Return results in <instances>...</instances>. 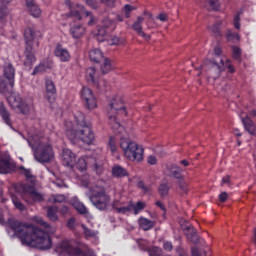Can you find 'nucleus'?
I'll return each instance as SVG.
<instances>
[{
    "mask_svg": "<svg viewBox=\"0 0 256 256\" xmlns=\"http://www.w3.org/2000/svg\"><path fill=\"white\" fill-rule=\"evenodd\" d=\"M27 142L32 148L37 163H51L55 159V150L51 140L43 133L29 134Z\"/></svg>",
    "mask_w": 256,
    "mask_h": 256,
    "instance_id": "nucleus-4",
    "label": "nucleus"
},
{
    "mask_svg": "<svg viewBox=\"0 0 256 256\" xmlns=\"http://www.w3.org/2000/svg\"><path fill=\"white\" fill-rule=\"evenodd\" d=\"M59 256H95L88 245L76 243L75 240H63L56 246Z\"/></svg>",
    "mask_w": 256,
    "mask_h": 256,
    "instance_id": "nucleus-5",
    "label": "nucleus"
},
{
    "mask_svg": "<svg viewBox=\"0 0 256 256\" xmlns=\"http://www.w3.org/2000/svg\"><path fill=\"white\" fill-rule=\"evenodd\" d=\"M82 229L86 239H97V235H99L98 231L91 230L85 225H82Z\"/></svg>",
    "mask_w": 256,
    "mask_h": 256,
    "instance_id": "nucleus-36",
    "label": "nucleus"
},
{
    "mask_svg": "<svg viewBox=\"0 0 256 256\" xmlns=\"http://www.w3.org/2000/svg\"><path fill=\"white\" fill-rule=\"evenodd\" d=\"M4 75L6 79H8V84L2 77H0V93L9 92L15 85V68H13L11 63H6L4 65Z\"/></svg>",
    "mask_w": 256,
    "mask_h": 256,
    "instance_id": "nucleus-11",
    "label": "nucleus"
},
{
    "mask_svg": "<svg viewBox=\"0 0 256 256\" xmlns=\"http://www.w3.org/2000/svg\"><path fill=\"white\" fill-rule=\"evenodd\" d=\"M59 211L58 207H49L47 211V217L50 221H57V213Z\"/></svg>",
    "mask_w": 256,
    "mask_h": 256,
    "instance_id": "nucleus-38",
    "label": "nucleus"
},
{
    "mask_svg": "<svg viewBox=\"0 0 256 256\" xmlns=\"http://www.w3.org/2000/svg\"><path fill=\"white\" fill-rule=\"evenodd\" d=\"M69 33L73 39H81L87 33V29L81 24H74L71 25Z\"/></svg>",
    "mask_w": 256,
    "mask_h": 256,
    "instance_id": "nucleus-23",
    "label": "nucleus"
},
{
    "mask_svg": "<svg viewBox=\"0 0 256 256\" xmlns=\"http://www.w3.org/2000/svg\"><path fill=\"white\" fill-rule=\"evenodd\" d=\"M156 205H157V207L161 208L162 211H165V205L163 204V202L157 201V202H156Z\"/></svg>",
    "mask_w": 256,
    "mask_h": 256,
    "instance_id": "nucleus-59",
    "label": "nucleus"
},
{
    "mask_svg": "<svg viewBox=\"0 0 256 256\" xmlns=\"http://www.w3.org/2000/svg\"><path fill=\"white\" fill-rule=\"evenodd\" d=\"M33 5H35V3L33 2V0H26V7H32Z\"/></svg>",
    "mask_w": 256,
    "mask_h": 256,
    "instance_id": "nucleus-64",
    "label": "nucleus"
},
{
    "mask_svg": "<svg viewBox=\"0 0 256 256\" xmlns=\"http://www.w3.org/2000/svg\"><path fill=\"white\" fill-rule=\"evenodd\" d=\"M12 202L14 207L18 209V211H25V209H27V207H25L24 204L21 203V200H19V197L15 195H12Z\"/></svg>",
    "mask_w": 256,
    "mask_h": 256,
    "instance_id": "nucleus-41",
    "label": "nucleus"
},
{
    "mask_svg": "<svg viewBox=\"0 0 256 256\" xmlns=\"http://www.w3.org/2000/svg\"><path fill=\"white\" fill-rule=\"evenodd\" d=\"M76 157L77 156H75V153H73V151L70 149H63L61 158L63 165L66 167H73V165H75Z\"/></svg>",
    "mask_w": 256,
    "mask_h": 256,
    "instance_id": "nucleus-22",
    "label": "nucleus"
},
{
    "mask_svg": "<svg viewBox=\"0 0 256 256\" xmlns=\"http://www.w3.org/2000/svg\"><path fill=\"white\" fill-rule=\"evenodd\" d=\"M28 11L30 13V15H32V17L35 18H39L41 17V8H39V6H37V4H34L30 7H28Z\"/></svg>",
    "mask_w": 256,
    "mask_h": 256,
    "instance_id": "nucleus-40",
    "label": "nucleus"
},
{
    "mask_svg": "<svg viewBox=\"0 0 256 256\" xmlns=\"http://www.w3.org/2000/svg\"><path fill=\"white\" fill-rule=\"evenodd\" d=\"M54 55L55 57H57V59L62 61V63H67L71 61V53L69 52V50H67V48H64L61 45H58L55 48Z\"/></svg>",
    "mask_w": 256,
    "mask_h": 256,
    "instance_id": "nucleus-20",
    "label": "nucleus"
},
{
    "mask_svg": "<svg viewBox=\"0 0 256 256\" xmlns=\"http://www.w3.org/2000/svg\"><path fill=\"white\" fill-rule=\"evenodd\" d=\"M113 209L117 211V213H121L125 215L126 213H130L131 208L133 207V202H125L124 198L115 199L112 203Z\"/></svg>",
    "mask_w": 256,
    "mask_h": 256,
    "instance_id": "nucleus-17",
    "label": "nucleus"
},
{
    "mask_svg": "<svg viewBox=\"0 0 256 256\" xmlns=\"http://www.w3.org/2000/svg\"><path fill=\"white\" fill-rule=\"evenodd\" d=\"M46 87V95L45 98L47 99L48 103H55L56 95H57V88L55 87V83L51 79H46L45 81Z\"/></svg>",
    "mask_w": 256,
    "mask_h": 256,
    "instance_id": "nucleus-19",
    "label": "nucleus"
},
{
    "mask_svg": "<svg viewBox=\"0 0 256 256\" xmlns=\"http://www.w3.org/2000/svg\"><path fill=\"white\" fill-rule=\"evenodd\" d=\"M79 181L83 187H89V185H91V177L89 174H84L79 178Z\"/></svg>",
    "mask_w": 256,
    "mask_h": 256,
    "instance_id": "nucleus-44",
    "label": "nucleus"
},
{
    "mask_svg": "<svg viewBox=\"0 0 256 256\" xmlns=\"http://www.w3.org/2000/svg\"><path fill=\"white\" fill-rule=\"evenodd\" d=\"M227 199H229V194H227V192L220 193L219 201H221V203H225V201H227Z\"/></svg>",
    "mask_w": 256,
    "mask_h": 256,
    "instance_id": "nucleus-52",
    "label": "nucleus"
},
{
    "mask_svg": "<svg viewBox=\"0 0 256 256\" xmlns=\"http://www.w3.org/2000/svg\"><path fill=\"white\" fill-rule=\"evenodd\" d=\"M31 221H34V223H37V225H40L45 230H41L31 223L19 222L17 220H10L9 225L22 245L37 247L38 249H51V233H53V228L39 216L32 217Z\"/></svg>",
    "mask_w": 256,
    "mask_h": 256,
    "instance_id": "nucleus-2",
    "label": "nucleus"
},
{
    "mask_svg": "<svg viewBox=\"0 0 256 256\" xmlns=\"http://www.w3.org/2000/svg\"><path fill=\"white\" fill-rule=\"evenodd\" d=\"M65 5L68 7V12L61 15L63 21H68V19H76L77 21H81L83 17H89L90 20L88 25H93L95 22V18H93V15L90 12L85 10V6L81 4H74L71 2V0H66Z\"/></svg>",
    "mask_w": 256,
    "mask_h": 256,
    "instance_id": "nucleus-7",
    "label": "nucleus"
},
{
    "mask_svg": "<svg viewBox=\"0 0 256 256\" xmlns=\"http://www.w3.org/2000/svg\"><path fill=\"white\" fill-rule=\"evenodd\" d=\"M220 63L221 66L213 61L205 60L201 65V70L205 71L209 82L219 79L221 77V71H225V68L229 69V73H235V67L232 66L231 61L221 58Z\"/></svg>",
    "mask_w": 256,
    "mask_h": 256,
    "instance_id": "nucleus-6",
    "label": "nucleus"
},
{
    "mask_svg": "<svg viewBox=\"0 0 256 256\" xmlns=\"http://www.w3.org/2000/svg\"><path fill=\"white\" fill-rule=\"evenodd\" d=\"M200 253H199V249L197 248H192V256H199Z\"/></svg>",
    "mask_w": 256,
    "mask_h": 256,
    "instance_id": "nucleus-61",
    "label": "nucleus"
},
{
    "mask_svg": "<svg viewBox=\"0 0 256 256\" xmlns=\"http://www.w3.org/2000/svg\"><path fill=\"white\" fill-rule=\"evenodd\" d=\"M147 161H148L149 165H156L157 164V157L149 156Z\"/></svg>",
    "mask_w": 256,
    "mask_h": 256,
    "instance_id": "nucleus-55",
    "label": "nucleus"
},
{
    "mask_svg": "<svg viewBox=\"0 0 256 256\" xmlns=\"http://www.w3.org/2000/svg\"><path fill=\"white\" fill-rule=\"evenodd\" d=\"M89 58H90V61H93V63H101V61H103L105 56L103 55V51H101L100 49L94 48L90 50Z\"/></svg>",
    "mask_w": 256,
    "mask_h": 256,
    "instance_id": "nucleus-28",
    "label": "nucleus"
},
{
    "mask_svg": "<svg viewBox=\"0 0 256 256\" xmlns=\"http://www.w3.org/2000/svg\"><path fill=\"white\" fill-rule=\"evenodd\" d=\"M52 67L53 60L46 59L34 68L32 75H39V73H44V71H47V69H51Z\"/></svg>",
    "mask_w": 256,
    "mask_h": 256,
    "instance_id": "nucleus-25",
    "label": "nucleus"
},
{
    "mask_svg": "<svg viewBox=\"0 0 256 256\" xmlns=\"http://www.w3.org/2000/svg\"><path fill=\"white\" fill-rule=\"evenodd\" d=\"M53 203H63L65 201V195H56L52 197Z\"/></svg>",
    "mask_w": 256,
    "mask_h": 256,
    "instance_id": "nucleus-49",
    "label": "nucleus"
},
{
    "mask_svg": "<svg viewBox=\"0 0 256 256\" xmlns=\"http://www.w3.org/2000/svg\"><path fill=\"white\" fill-rule=\"evenodd\" d=\"M232 55L234 59H239L241 57V49L239 47H233Z\"/></svg>",
    "mask_w": 256,
    "mask_h": 256,
    "instance_id": "nucleus-50",
    "label": "nucleus"
},
{
    "mask_svg": "<svg viewBox=\"0 0 256 256\" xmlns=\"http://www.w3.org/2000/svg\"><path fill=\"white\" fill-rule=\"evenodd\" d=\"M15 170V162L11 160V157L4 154L0 157V173L7 174Z\"/></svg>",
    "mask_w": 256,
    "mask_h": 256,
    "instance_id": "nucleus-18",
    "label": "nucleus"
},
{
    "mask_svg": "<svg viewBox=\"0 0 256 256\" xmlns=\"http://www.w3.org/2000/svg\"><path fill=\"white\" fill-rule=\"evenodd\" d=\"M163 247L165 251L173 250V244L171 242H164Z\"/></svg>",
    "mask_w": 256,
    "mask_h": 256,
    "instance_id": "nucleus-54",
    "label": "nucleus"
},
{
    "mask_svg": "<svg viewBox=\"0 0 256 256\" xmlns=\"http://www.w3.org/2000/svg\"><path fill=\"white\" fill-rule=\"evenodd\" d=\"M64 133L72 143H84V145H93L95 143V132L91 124L85 121V114L77 112L73 121H66L64 124Z\"/></svg>",
    "mask_w": 256,
    "mask_h": 256,
    "instance_id": "nucleus-3",
    "label": "nucleus"
},
{
    "mask_svg": "<svg viewBox=\"0 0 256 256\" xmlns=\"http://www.w3.org/2000/svg\"><path fill=\"white\" fill-rule=\"evenodd\" d=\"M99 3L106 5V7H113L115 5V0H86V5L92 9H97Z\"/></svg>",
    "mask_w": 256,
    "mask_h": 256,
    "instance_id": "nucleus-27",
    "label": "nucleus"
},
{
    "mask_svg": "<svg viewBox=\"0 0 256 256\" xmlns=\"http://www.w3.org/2000/svg\"><path fill=\"white\" fill-rule=\"evenodd\" d=\"M85 77L88 83H92L94 87H97V89H100L101 91L107 87V81L99 78V72H97L94 67H90L86 70Z\"/></svg>",
    "mask_w": 256,
    "mask_h": 256,
    "instance_id": "nucleus-15",
    "label": "nucleus"
},
{
    "mask_svg": "<svg viewBox=\"0 0 256 256\" xmlns=\"http://www.w3.org/2000/svg\"><path fill=\"white\" fill-rule=\"evenodd\" d=\"M240 117H241V120H242L245 130L250 135H255L256 134V125L253 122V120H251V118H249L248 116L243 117V115H241Z\"/></svg>",
    "mask_w": 256,
    "mask_h": 256,
    "instance_id": "nucleus-26",
    "label": "nucleus"
},
{
    "mask_svg": "<svg viewBox=\"0 0 256 256\" xmlns=\"http://www.w3.org/2000/svg\"><path fill=\"white\" fill-rule=\"evenodd\" d=\"M231 183V177L230 176H224L222 178V185H229Z\"/></svg>",
    "mask_w": 256,
    "mask_h": 256,
    "instance_id": "nucleus-57",
    "label": "nucleus"
},
{
    "mask_svg": "<svg viewBox=\"0 0 256 256\" xmlns=\"http://www.w3.org/2000/svg\"><path fill=\"white\" fill-rule=\"evenodd\" d=\"M181 173H183V170L180 167H174L171 170V175L174 179H181Z\"/></svg>",
    "mask_w": 256,
    "mask_h": 256,
    "instance_id": "nucleus-45",
    "label": "nucleus"
},
{
    "mask_svg": "<svg viewBox=\"0 0 256 256\" xmlns=\"http://www.w3.org/2000/svg\"><path fill=\"white\" fill-rule=\"evenodd\" d=\"M80 99L84 103L85 107L90 111H93V109H97V96H95V92H93L91 88L83 86L80 90Z\"/></svg>",
    "mask_w": 256,
    "mask_h": 256,
    "instance_id": "nucleus-12",
    "label": "nucleus"
},
{
    "mask_svg": "<svg viewBox=\"0 0 256 256\" xmlns=\"http://www.w3.org/2000/svg\"><path fill=\"white\" fill-rule=\"evenodd\" d=\"M208 4L214 11H219V0H208Z\"/></svg>",
    "mask_w": 256,
    "mask_h": 256,
    "instance_id": "nucleus-46",
    "label": "nucleus"
},
{
    "mask_svg": "<svg viewBox=\"0 0 256 256\" xmlns=\"http://www.w3.org/2000/svg\"><path fill=\"white\" fill-rule=\"evenodd\" d=\"M88 165H91L93 167L97 175H101V173H103V166L97 165V160L93 157L83 156L79 158L76 162V167L78 171H87Z\"/></svg>",
    "mask_w": 256,
    "mask_h": 256,
    "instance_id": "nucleus-14",
    "label": "nucleus"
},
{
    "mask_svg": "<svg viewBox=\"0 0 256 256\" xmlns=\"http://www.w3.org/2000/svg\"><path fill=\"white\" fill-rule=\"evenodd\" d=\"M147 207V203L138 201L136 204H132L131 210L133 209L134 215H139L143 209Z\"/></svg>",
    "mask_w": 256,
    "mask_h": 256,
    "instance_id": "nucleus-37",
    "label": "nucleus"
},
{
    "mask_svg": "<svg viewBox=\"0 0 256 256\" xmlns=\"http://www.w3.org/2000/svg\"><path fill=\"white\" fill-rule=\"evenodd\" d=\"M16 191L20 193L21 197L27 201V203H32V201H42L43 196L35 190V187L33 186H23V185H17ZM28 199H32L28 200Z\"/></svg>",
    "mask_w": 256,
    "mask_h": 256,
    "instance_id": "nucleus-13",
    "label": "nucleus"
},
{
    "mask_svg": "<svg viewBox=\"0 0 256 256\" xmlns=\"http://www.w3.org/2000/svg\"><path fill=\"white\" fill-rule=\"evenodd\" d=\"M185 234L187 235L188 239H190V241H193L194 243L197 241V233L195 232L194 227L188 228Z\"/></svg>",
    "mask_w": 256,
    "mask_h": 256,
    "instance_id": "nucleus-42",
    "label": "nucleus"
},
{
    "mask_svg": "<svg viewBox=\"0 0 256 256\" xmlns=\"http://www.w3.org/2000/svg\"><path fill=\"white\" fill-rule=\"evenodd\" d=\"M35 51H37V49L26 48L24 65L29 69H31V67H33L35 63H37V57H35Z\"/></svg>",
    "mask_w": 256,
    "mask_h": 256,
    "instance_id": "nucleus-24",
    "label": "nucleus"
},
{
    "mask_svg": "<svg viewBox=\"0 0 256 256\" xmlns=\"http://www.w3.org/2000/svg\"><path fill=\"white\" fill-rule=\"evenodd\" d=\"M108 149L112 155H119V147L117 146V138L111 136L108 141Z\"/></svg>",
    "mask_w": 256,
    "mask_h": 256,
    "instance_id": "nucleus-34",
    "label": "nucleus"
},
{
    "mask_svg": "<svg viewBox=\"0 0 256 256\" xmlns=\"http://www.w3.org/2000/svg\"><path fill=\"white\" fill-rule=\"evenodd\" d=\"M71 204L76 209V211L80 213V215H85L87 213V207H85V205H83V203H81L77 197L72 198Z\"/></svg>",
    "mask_w": 256,
    "mask_h": 256,
    "instance_id": "nucleus-30",
    "label": "nucleus"
},
{
    "mask_svg": "<svg viewBox=\"0 0 256 256\" xmlns=\"http://www.w3.org/2000/svg\"><path fill=\"white\" fill-rule=\"evenodd\" d=\"M226 37L228 41H239V39H241L239 37V34H233V32L231 31H228V33L226 34Z\"/></svg>",
    "mask_w": 256,
    "mask_h": 256,
    "instance_id": "nucleus-47",
    "label": "nucleus"
},
{
    "mask_svg": "<svg viewBox=\"0 0 256 256\" xmlns=\"http://www.w3.org/2000/svg\"><path fill=\"white\" fill-rule=\"evenodd\" d=\"M131 11H135V7L131 5L124 6L125 17L129 18L131 16Z\"/></svg>",
    "mask_w": 256,
    "mask_h": 256,
    "instance_id": "nucleus-48",
    "label": "nucleus"
},
{
    "mask_svg": "<svg viewBox=\"0 0 256 256\" xmlns=\"http://www.w3.org/2000/svg\"><path fill=\"white\" fill-rule=\"evenodd\" d=\"M146 18H143V16H139L137 18V21L134 22V24L132 25V29L134 31L137 32V34L139 35V37H142V39H145V41H149V39H151V36L149 34H146L143 31V21H145Z\"/></svg>",
    "mask_w": 256,
    "mask_h": 256,
    "instance_id": "nucleus-21",
    "label": "nucleus"
},
{
    "mask_svg": "<svg viewBox=\"0 0 256 256\" xmlns=\"http://www.w3.org/2000/svg\"><path fill=\"white\" fill-rule=\"evenodd\" d=\"M138 223L143 231H149V229H153V227H155V222L143 217L139 218Z\"/></svg>",
    "mask_w": 256,
    "mask_h": 256,
    "instance_id": "nucleus-31",
    "label": "nucleus"
},
{
    "mask_svg": "<svg viewBox=\"0 0 256 256\" xmlns=\"http://www.w3.org/2000/svg\"><path fill=\"white\" fill-rule=\"evenodd\" d=\"M142 17L144 18L148 29H153V27H155V20L153 19L151 13H144Z\"/></svg>",
    "mask_w": 256,
    "mask_h": 256,
    "instance_id": "nucleus-39",
    "label": "nucleus"
},
{
    "mask_svg": "<svg viewBox=\"0 0 256 256\" xmlns=\"http://www.w3.org/2000/svg\"><path fill=\"white\" fill-rule=\"evenodd\" d=\"M103 63L100 67L101 72L105 75L111 71H113V62L109 58L102 59Z\"/></svg>",
    "mask_w": 256,
    "mask_h": 256,
    "instance_id": "nucleus-35",
    "label": "nucleus"
},
{
    "mask_svg": "<svg viewBox=\"0 0 256 256\" xmlns=\"http://www.w3.org/2000/svg\"><path fill=\"white\" fill-rule=\"evenodd\" d=\"M180 193H187V183L185 181H181L179 183Z\"/></svg>",
    "mask_w": 256,
    "mask_h": 256,
    "instance_id": "nucleus-51",
    "label": "nucleus"
},
{
    "mask_svg": "<svg viewBox=\"0 0 256 256\" xmlns=\"http://www.w3.org/2000/svg\"><path fill=\"white\" fill-rule=\"evenodd\" d=\"M209 31H211V33H214V35H219V27L218 26L209 27Z\"/></svg>",
    "mask_w": 256,
    "mask_h": 256,
    "instance_id": "nucleus-56",
    "label": "nucleus"
},
{
    "mask_svg": "<svg viewBox=\"0 0 256 256\" xmlns=\"http://www.w3.org/2000/svg\"><path fill=\"white\" fill-rule=\"evenodd\" d=\"M239 21H241V18L239 17V15H236L234 17V27L236 29H241V24L239 23Z\"/></svg>",
    "mask_w": 256,
    "mask_h": 256,
    "instance_id": "nucleus-53",
    "label": "nucleus"
},
{
    "mask_svg": "<svg viewBox=\"0 0 256 256\" xmlns=\"http://www.w3.org/2000/svg\"><path fill=\"white\" fill-rule=\"evenodd\" d=\"M133 109V101L123 92H116L108 99L107 117L113 133L120 136V149L128 161L141 163L145 158V148L143 145L129 139V132L121 126L119 117H128Z\"/></svg>",
    "mask_w": 256,
    "mask_h": 256,
    "instance_id": "nucleus-1",
    "label": "nucleus"
},
{
    "mask_svg": "<svg viewBox=\"0 0 256 256\" xmlns=\"http://www.w3.org/2000/svg\"><path fill=\"white\" fill-rule=\"evenodd\" d=\"M67 226H68L70 229H73V227H75V220H74L73 218H71V219L68 221Z\"/></svg>",
    "mask_w": 256,
    "mask_h": 256,
    "instance_id": "nucleus-58",
    "label": "nucleus"
},
{
    "mask_svg": "<svg viewBox=\"0 0 256 256\" xmlns=\"http://www.w3.org/2000/svg\"><path fill=\"white\" fill-rule=\"evenodd\" d=\"M24 39L26 48L39 49V40L37 39V31L34 28H26L24 31Z\"/></svg>",
    "mask_w": 256,
    "mask_h": 256,
    "instance_id": "nucleus-16",
    "label": "nucleus"
},
{
    "mask_svg": "<svg viewBox=\"0 0 256 256\" xmlns=\"http://www.w3.org/2000/svg\"><path fill=\"white\" fill-rule=\"evenodd\" d=\"M11 17L9 16V9L7 6L0 8V27H3Z\"/></svg>",
    "mask_w": 256,
    "mask_h": 256,
    "instance_id": "nucleus-33",
    "label": "nucleus"
},
{
    "mask_svg": "<svg viewBox=\"0 0 256 256\" xmlns=\"http://www.w3.org/2000/svg\"><path fill=\"white\" fill-rule=\"evenodd\" d=\"M90 201L96 209L105 211L111 207V197L105 192V188L96 186L90 190Z\"/></svg>",
    "mask_w": 256,
    "mask_h": 256,
    "instance_id": "nucleus-8",
    "label": "nucleus"
},
{
    "mask_svg": "<svg viewBox=\"0 0 256 256\" xmlns=\"http://www.w3.org/2000/svg\"><path fill=\"white\" fill-rule=\"evenodd\" d=\"M112 175L117 179H121L123 177H127V175H129V172H127V169L121 167L120 165H116L112 168Z\"/></svg>",
    "mask_w": 256,
    "mask_h": 256,
    "instance_id": "nucleus-29",
    "label": "nucleus"
},
{
    "mask_svg": "<svg viewBox=\"0 0 256 256\" xmlns=\"http://www.w3.org/2000/svg\"><path fill=\"white\" fill-rule=\"evenodd\" d=\"M158 193L160 197H167L169 195V185L161 184L158 188Z\"/></svg>",
    "mask_w": 256,
    "mask_h": 256,
    "instance_id": "nucleus-43",
    "label": "nucleus"
},
{
    "mask_svg": "<svg viewBox=\"0 0 256 256\" xmlns=\"http://www.w3.org/2000/svg\"><path fill=\"white\" fill-rule=\"evenodd\" d=\"M0 115L3 119V121L11 127V115L9 114V111L5 108V105H3V102H0Z\"/></svg>",
    "mask_w": 256,
    "mask_h": 256,
    "instance_id": "nucleus-32",
    "label": "nucleus"
},
{
    "mask_svg": "<svg viewBox=\"0 0 256 256\" xmlns=\"http://www.w3.org/2000/svg\"><path fill=\"white\" fill-rule=\"evenodd\" d=\"M215 55H221V47L217 46L214 48Z\"/></svg>",
    "mask_w": 256,
    "mask_h": 256,
    "instance_id": "nucleus-63",
    "label": "nucleus"
},
{
    "mask_svg": "<svg viewBox=\"0 0 256 256\" xmlns=\"http://www.w3.org/2000/svg\"><path fill=\"white\" fill-rule=\"evenodd\" d=\"M102 25L103 27L99 28L98 33L96 34L98 41L103 42L107 40L108 45H125V39L123 38H119L116 36H111L110 38H107V32L105 31V29L111 27L113 25V21L106 18L102 21Z\"/></svg>",
    "mask_w": 256,
    "mask_h": 256,
    "instance_id": "nucleus-10",
    "label": "nucleus"
},
{
    "mask_svg": "<svg viewBox=\"0 0 256 256\" xmlns=\"http://www.w3.org/2000/svg\"><path fill=\"white\" fill-rule=\"evenodd\" d=\"M158 19H159L160 21L165 22V21H167V15H165V14H160V15L158 16Z\"/></svg>",
    "mask_w": 256,
    "mask_h": 256,
    "instance_id": "nucleus-60",
    "label": "nucleus"
},
{
    "mask_svg": "<svg viewBox=\"0 0 256 256\" xmlns=\"http://www.w3.org/2000/svg\"><path fill=\"white\" fill-rule=\"evenodd\" d=\"M12 89L13 88H10L8 92L2 93L3 95H7V93H10L9 96H6V99L11 109L18 110L23 115H29V113L33 111V104L24 102L17 92H11Z\"/></svg>",
    "mask_w": 256,
    "mask_h": 256,
    "instance_id": "nucleus-9",
    "label": "nucleus"
},
{
    "mask_svg": "<svg viewBox=\"0 0 256 256\" xmlns=\"http://www.w3.org/2000/svg\"><path fill=\"white\" fill-rule=\"evenodd\" d=\"M23 174L27 177V179H30L31 177V171L30 170H23Z\"/></svg>",
    "mask_w": 256,
    "mask_h": 256,
    "instance_id": "nucleus-62",
    "label": "nucleus"
}]
</instances>
